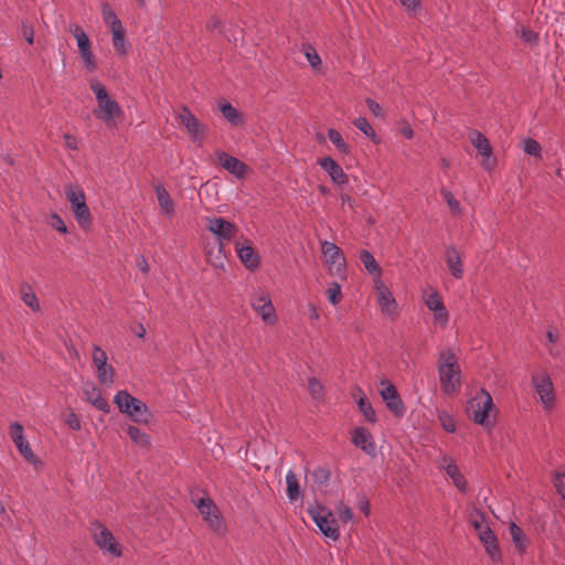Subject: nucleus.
Listing matches in <instances>:
<instances>
[{"label": "nucleus", "instance_id": "obj_1", "mask_svg": "<svg viewBox=\"0 0 565 565\" xmlns=\"http://www.w3.org/2000/svg\"><path fill=\"white\" fill-rule=\"evenodd\" d=\"M438 374L441 391L445 394H456L460 388V366L455 353L447 349L440 352L438 359Z\"/></svg>", "mask_w": 565, "mask_h": 565}, {"label": "nucleus", "instance_id": "obj_2", "mask_svg": "<svg viewBox=\"0 0 565 565\" xmlns=\"http://www.w3.org/2000/svg\"><path fill=\"white\" fill-rule=\"evenodd\" d=\"M89 87L97 100L94 115L108 127L116 126V119L121 115L119 104L108 95L105 86L97 79L90 81Z\"/></svg>", "mask_w": 565, "mask_h": 565}, {"label": "nucleus", "instance_id": "obj_3", "mask_svg": "<svg viewBox=\"0 0 565 565\" xmlns=\"http://www.w3.org/2000/svg\"><path fill=\"white\" fill-rule=\"evenodd\" d=\"M114 403L120 413L136 423L147 424L151 417L148 406L127 391H118L114 396Z\"/></svg>", "mask_w": 565, "mask_h": 565}, {"label": "nucleus", "instance_id": "obj_4", "mask_svg": "<svg viewBox=\"0 0 565 565\" xmlns=\"http://www.w3.org/2000/svg\"><path fill=\"white\" fill-rule=\"evenodd\" d=\"M65 196L71 204V210L75 220L82 228H88L92 224V214L83 189L77 184H67L65 186Z\"/></svg>", "mask_w": 565, "mask_h": 565}, {"label": "nucleus", "instance_id": "obj_5", "mask_svg": "<svg viewBox=\"0 0 565 565\" xmlns=\"http://www.w3.org/2000/svg\"><path fill=\"white\" fill-rule=\"evenodd\" d=\"M102 17L111 33L114 50L119 55L127 53L126 31L115 11L107 2L100 4Z\"/></svg>", "mask_w": 565, "mask_h": 565}, {"label": "nucleus", "instance_id": "obj_6", "mask_svg": "<svg viewBox=\"0 0 565 565\" xmlns=\"http://www.w3.org/2000/svg\"><path fill=\"white\" fill-rule=\"evenodd\" d=\"M320 246L329 275L344 278L347 260L341 248L328 241H321Z\"/></svg>", "mask_w": 565, "mask_h": 565}, {"label": "nucleus", "instance_id": "obj_7", "mask_svg": "<svg viewBox=\"0 0 565 565\" xmlns=\"http://www.w3.org/2000/svg\"><path fill=\"white\" fill-rule=\"evenodd\" d=\"M532 385L542 403L543 408L550 412L554 408L556 395L553 381L550 374L545 371L532 375Z\"/></svg>", "mask_w": 565, "mask_h": 565}, {"label": "nucleus", "instance_id": "obj_8", "mask_svg": "<svg viewBox=\"0 0 565 565\" xmlns=\"http://www.w3.org/2000/svg\"><path fill=\"white\" fill-rule=\"evenodd\" d=\"M493 407L492 397L484 390H481L469 403L468 413L475 423L489 426L490 411Z\"/></svg>", "mask_w": 565, "mask_h": 565}, {"label": "nucleus", "instance_id": "obj_9", "mask_svg": "<svg viewBox=\"0 0 565 565\" xmlns=\"http://www.w3.org/2000/svg\"><path fill=\"white\" fill-rule=\"evenodd\" d=\"M308 513L321 533L333 541L338 540L340 533L337 520L327 508L318 505L309 509Z\"/></svg>", "mask_w": 565, "mask_h": 565}, {"label": "nucleus", "instance_id": "obj_10", "mask_svg": "<svg viewBox=\"0 0 565 565\" xmlns=\"http://www.w3.org/2000/svg\"><path fill=\"white\" fill-rule=\"evenodd\" d=\"M374 289L376 292V301L381 312L390 319H396L398 316V305L390 290L381 278H374Z\"/></svg>", "mask_w": 565, "mask_h": 565}, {"label": "nucleus", "instance_id": "obj_11", "mask_svg": "<svg viewBox=\"0 0 565 565\" xmlns=\"http://www.w3.org/2000/svg\"><path fill=\"white\" fill-rule=\"evenodd\" d=\"M250 305L266 324L273 326L276 323V310L267 291L262 289L255 291L252 296Z\"/></svg>", "mask_w": 565, "mask_h": 565}, {"label": "nucleus", "instance_id": "obj_12", "mask_svg": "<svg viewBox=\"0 0 565 565\" xmlns=\"http://www.w3.org/2000/svg\"><path fill=\"white\" fill-rule=\"evenodd\" d=\"M379 394L391 413L397 417H402L405 414V405L391 381L386 379L380 381Z\"/></svg>", "mask_w": 565, "mask_h": 565}, {"label": "nucleus", "instance_id": "obj_13", "mask_svg": "<svg viewBox=\"0 0 565 565\" xmlns=\"http://www.w3.org/2000/svg\"><path fill=\"white\" fill-rule=\"evenodd\" d=\"M93 537L96 545L114 556H120L121 551L113 533L100 523H95L93 527Z\"/></svg>", "mask_w": 565, "mask_h": 565}, {"label": "nucleus", "instance_id": "obj_14", "mask_svg": "<svg viewBox=\"0 0 565 565\" xmlns=\"http://www.w3.org/2000/svg\"><path fill=\"white\" fill-rule=\"evenodd\" d=\"M469 140L482 158L481 166L488 171L493 170L495 167V159L492 157V148L489 140L477 130L469 134Z\"/></svg>", "mask_w": 565, "mask_h": 565}, {"label": "nucleus", "instance_id": "obj_15", "mask_svg": "<svg viewBox=\"0 0 565 565\" xmlns=\"http://www.w3.org/2000/svg\"><path fill=\"white\" fill-rule=\"evenodd\" d=\"M198 509L202 514L204 521L209 527L217 533H222L224 530V523L221 518L220 511L211 499L203 498L198 503Z\"/></svg>", "mask_w": 565, "mask_h": 565}, {"label": "nucleus", "instance_id": "obj_16", "mask_svg": "<svg viewBox=\"0 0 565 565\" xmlns=\"http://www.w3.org/2000/svg\"><path fill=\"white\" fill-rule=\"evenodd\" d=\"M207 230L212 232L218 241V244L230 242L237 233V226L223 217L207 218Z\"/></svg>", "mask_w": 565, "mask_h": 565}, {"label": "nucleus", "instance_id": "obj_17", "mask_svg": "<svg viewBox=\"0 0 565 565\" xmlns=\"http://www.w3.org/2000/svg\"><path fill=\"white\" fill-rule=\"evenodd\" d=\"M215 163L238 179L244 178L248 172V167L243 161L223 150L215 151Z\"/></svg>", "mask_w": 565, "mask_h": 565}, {"label": "nucleus", "instance_id": "obj_18", "mask_svg": "<svg viewBox=\"0 0 565 565\" xmlns=\"http://www.w3.org/2000/svg\"><path fill=\"white\" fill-rule=\"evenodd\" d=\"M10 437L17 446L20 454L33 466H38L40 460L33 454L29 443L24 439L23 427L19 423H13L9 430Z\"/></svg>", "mask_w": 565, "mask_h": 565}, {"label": "nucleus", "instance_id": "obj_19", "mask_svg": "<svg viewBox=\"0 0 565 565\" xmlns=\"http://www.w3.org/2000/svg\"><path fill=\"white\" fill-rule=\"evenodd\" d=\"M180 122L185 127L189 132L191 139L193 141H198L202 139L203 136V126L195 118V116L186 108L183 107L178 115Z\"/></svg>", "mask_w": 565, "mask_h": 565}, {"label": "nucleus", "instance_id": "obj_20", "mask_svg": "<svg viewBox=\"0 0 565 565\" xmlns=\"http://www.w3.org/2000/svg\"><path fill=\"white\" fill-rule=\"evenodd\" d=\"M82 390L85 399L88 403H90L95 408L105 414L109 413L110 406L107 399L102 396L99 390L95 386L94 383H85Z\"/></svg>", "mask_w": 565, "mask_h": 565}, {"label": "nucleus", "instance_id": "obj_21", "mask_svg": "<svg viewBox=\"0 0 565 565\" xmlns=\"http://www.w3.org/2000/svg\"><path fill=\"white\" fill-rule=\"evenodd\" d=\"M352 443L365 454L375 455V443L366 428L356 427L352 433Z\"/></svg>", "mask_w": 565, "mask_h": 565}, {"label": "nucleus", "instance_id": "obj_22", "mask_svg": "<svg viewBox=\"0 0 565 565\" xmlns=\"http://www.w3.org/2000/svg\"><path fill=\"white\" fill-rule=\"evenodd\" d=\"M440 468L445 470L447 476L452 480L456 488H458L460 491H465L467 487V482L465 477L461 475L458 466L455 463V461L448 457L443 456L440 459Z\"/></svg>", "mask_w": 565, "mask_h": 565}, {"label": "nucleus", "instance_id": "obj_23", "mask_svg": "<svg viewBox=\"0 0 565 565\" xmlns=\"http://www.w3.org/2000/svg\"><path fill=\"white\" fill-rule=\"evenodd\" d=\"M236 253L239 260L250 270L258 268L260 258L252 245H241L238 242L235 244Z\"/></svg>", "mask_w": 565, "mask_h": 565}, {"label": "nucleus", "instance_id": "obj_24", "mask_svg": "<svg viewBox=\"0 0 565 565\" xmlns=\"http://www.w3.org/2000/svg\"><path fill=\"white\" fill-rule=\"evenodd\" d=\"M319 164L330 175L331 180L334 183H347V174L344 173L343 169L331 157L320 159Z\"/></svg>", "mask_w": 565, "mask_h": 565}, {"label": "nucleus", "instance_id": "obj_25", "mask_svg": "<svg viewBox=\"0 0 565 565\" xmlns=\"http://www.w3.org/2000/svg\"><path fill=\"white\" fill-rule=\"evenodd\" d=\"M445 260L450 274L460 279L463 276L461 255L455 246H449L445 253Z\"/></svg>", "mask_w": 565, "mask_h": 565}, {"label": "nucleus", "instance_id": "obj_26", "mask_svg": "<svg viewBox=\"0 0 565 565\" xmlns=\"http://www.w3.org/2000/svg\"><path fill=\"white\" fill-rule=\"evenodd\" d=\"M479 540L484 546L487 554L492 561H498L501 557V553L498 546V540L490 527L483 529L482 532L478 533Z\"/></svg>", "mask_w": 565, "mask_h": 565}, {"label": "nucleus", "instance_id": "obj_27", "mask_svg": "<svg viewBox=\"0 0 565 565\" xmlns=\"http://www.w3.org/2000/svg\"><path fill=\"white\" fill-rule=\"evenodd\" d=\"M154 191L161 213L167 216H172L174 213V203L168 191L162 185H156Z\"/></svg>", "mask_w": 565, "mask_h": 565}, {"label": "nucleus", "instance_id": "obj_28", "mask_svg": "<svg viewBox=\"0 0 565 565\" xmlns=\"http://www.w3.org/2000/svg\"><path fill=\"white\" fill-rule=\"evenodd\" d=\"M220 110L223 117L233 126H239L244 124V115L234 108L230 103H223L220 105Z\"/></svg>", "mask_w": 565, "mask_h": 565}, {"label": "nucleus", "instance_id": "obj_29", "mask_svg": "<svg viewBox=\"0 0 565 565\" xmlns=\"http://www.w3.org/2000/svg\"><path fill=\"white\" fill-rule=\"evenodd\" d=\"M360 260L363 264L364 268L374 276V278H381L382 269L373 255L366 250L363 249L360 253Z\"/></svg>", "mask_w": 565, "mask_h": 565}, {"label": "nucleus", "instance_id": "obj_30", "mask_svg": "<svg viewBox=\"0 0 565 565\" xmlns=\"http://www.w3.org/2000/svg\"><path fill=\"white\" fill-rule=\"evenodd\" d=\"M68 31L75 38L79 53L92 49L90 40L81 25L71 24Z\"/></svg>", "mask_w": 565, "mask_h": 565}, {"label": "nucleus", "instance_id": "obj_31", "mask_svg": "<svg viewBox=\"0 0 565 565\" xmlns=\"http://www.w3.org/2000/svg\"><path fill=\"white\" fill-rule=\"evenodd\" d=\"M20 297L22 301L33 311L40 310V303L36 295L28 284H22L20 287Z\"/></svg>", "mask_w": 565, "mask_h": 565}, {"label": "nucleus", "instance_id": "obj_32", "mask_svg": "<svg viewBox=\"0 0 565 565\" xmlns=\"http://www.w3.org/2000/svg\"><path fill=\"white\" fill-rule=\"evenodd\" d=\"M423 300L430 311L444 307V302L440 295L437 292V290H435L431 287H428L427 289L424 290Z\"/></svg>", "mask_w": 565, "mask_h": 565}, {"label": "nucleus", "instance_id": "obj_33", "mask_svg": "<svg viewBox=\"0 0 565 565\" xmlns=\"http://www.w3.org/2000/svg\"><path fill=\"white\" fill-rule=\"evenodd\" d=\"M509 530L515 548L521 553L524 552L527 546V537L524 532L513 522L510 524Z\"/></svg>", "mask_w": 565, "mask_h": 565}, {"label": "nucleus", "instance_id": "obj_34", "mask_svg": "<svg viewBox=\"0 0 565 565\" xmlns=\"http://www.w3.org/2000/svg\"><path fill=\"white\" fill-rule=\"evenodd\" d=\"M356 391L359 393L358 405H359L360 412L364 415V417L369 422L374 423L376 420L375 411L373 409L371 403L369 402V399L366 398V396L364 395L362 390L358 388Z\"/></svg>", "mask_w": 565, "mask_h": 565}, {"label": "nucleus", "instance_id": "obj_35", "mask_svg": "<svg viewBox=\"0 0 565 565\" xmlns=\"http://www.w3.org/2000/svg\"><path fill=\"white\" fill-rule=\"evenodd\" d=\"M287 497L290 501H296L300 497V487L296 473L289 470L286 475Z\"/></svg>", "mask_w": 565, "mask_h": 565}, {"label": "nucleus", "instance_id": "obj_36", "mask_svg": "<svg viewBox=\"0 0 565 565\" xmlns=\"http://www.w3.org/2000/svg\"><path fill=\"white\" fill-rule=\"evenodd\" d=\"M129 438L138 446L147 447L150 444V437L136 426L129 425L126 429Z\"/></svg>", "mask_w": 565, "mask_h": 565}, {"label": "nucleus", "instance_id": "obj_37", "mask_svg": "<svg viewBox=\"0 0 565 565\" xmlns=\"http://www.w3.org/2000/svg\"><path fill=\"white\" fill-rule=\"evenodd\" d=\"M97 379L104 384L110 386L115 380V370L111 365H104L96 367Z\"/></svg>", "mask_w": 565, "mask_h": 565}, {"label": "nucleus", "instance_id": "obj_38", "mask_svg": "<svg viewBox=\"0 0 565 565\" xmlns=\"http://www.w3.org/2000/svg\"><path fill=\"white\" fill-rule=\"evenodd\" d=\"M224 246L223 244H218V248L216 253H213L212 250L207 252L206 258L207 262L215 268H222L225 263V255H224Z\"/></svg>", "mask_w": 565, "mask_h": 565}, {"label": "nucleus", "instance_id": "obj_39", "mask_svg": "<svg viewBox=\"0 0 565 565\" xmlns=\"http://www.w3.org/2000/svg\"><path fill=\"white\" fill-rule=\"evenodd\" d=\"M440 194L444 198V200L446 201V203L452 214H459L461 212V205H460L459 201L452 195V193L449 190H447L446 188H443L440 190Z\"/></svg>", "mask_w": 565, "mask_h": 565}, {"label": "nucleus", "instance_id": "obj_40", "mask_svg": "<svg viewBox=\"0 0 565 565\" xmlns=\"http://www.w3.org/2000/svg\"><path fill=\"white\" fill-rule=\"evenodd\" d=\"M329 140L337 147V149L341 153L349 152V146L343 140L342 136L335 129H329L328 131Z\"/></svg>", "mask_w": 565, "mask_h": 565}, {"label": "nucleus", "instance_id": "obj_41", "mask_svg": "<svg viewBox=\"0 0 565 565\" xmlns=\"http://www.w3.org/2000/svg\"><path fill=\"white\" fill-rule=\"evenodd\" d=\"M327 297L332 305H338L342 299L341 286L335 281L330 282L327 289Z\"/></svg>", "mask_w": 565, "mask_h": 565}, {"label": "nucleus", "instance_id": "obj_42", "mask_svg": "<svg viewBox=\"0 0 565 565\" xmlns=\"http://www.w3.org/2000/svg\"><path fill=\"white\" fill-rule=\"evenodd\" d=\"M470 523L477 533L482 532L483 529L489 526L484 523V515L479 510H473L469 516Z\"/></svg>", "mask_w": 565, "mask_h": 565}, {"label": "nucleus", "instance_id": "obj_43", "mask_svg": "<svg viewBox=\"0 0 565 565\" xmlns=\"http://www.w3.org/2000/svg\"><path fill=\"white\" fill-rule=\"evenodd\" d=\"M302 51L305 53L306 60L313 68H317L321 64L320 56L311 45H303Z\"/></svg>", "mask_w": 565, "mask_h": 565}, {"label": "nucleus", "instance_id": "obj_44", "mask_svg": "<svg viewBox=\"0 0 565 565\" xmlns=\"http://www.w3.org/2000/svg\"><path fill=\"white\" fill-rule=\"evenodd\" d=\"M308 388H309V392H310L311 396L315 399H321L322 398V396H323V385H322V383L318 379L310 377L309 381H308Z\"/></svg>", "mask_w": 565, "mask_h": 565}, {"label": "nucleus", "instance_id": "obj_45", "mask_svg": "<svg viewBox=\"0 0 565 565\" xmlns=\"http://www.w3.org/2000/svg\"><path fill=\"white\" fill-rule=\"evenodd\" d=\"M312 478L318 486H323L330 478V470L327 467H318L312 471Z\"/></svg>", "mask_w": 565, "mask_h": 565}, {"label": "nucleus", "instance_id": "obj_46", "mask_svg": "<svg viewBox=\"0 0 565 565\" xmlns=\"http://www.w3.org/2000/svg\"><path fill=\"white\" fill-rule=\"evenodd\" d=\"M439 423L441 427L448 431L454 433L456 430V423L451 415H449L447 412H440L438 415Z\"/></svg>", "mask_w": 565, "mask_h": 565}, {"label": "nucleus", "instance_id": "obj_47", "mask_svg": "<svg viewBox=\"0 0 565 565\" xmlns=\"http://www.w3.org/2000/svg\"><path fill=\"white\" fill-rule=\"evenodd\" d=\"M354 126L362 131L365 136L374 138L375 132L372 126L369 124L367 119L364 117H359L354 120Z\"/></svg>", "mask_w": 565, "mask_h": 565}, {"label": "nucleus", "instance_id": "obj_48", "mask_svg": "<svg viewBox=\"0 0 565 565\" xmlns=\"http://www.w3.org/2000/svg\"><path fill=\"white\" fill-rule=\"evenodd\" d=\"M92 358L95 367L104 366L107 364V353L98 345L94 347Z\"/></svg>", "mask_w": 565, "mask_h": 565}, {"label": "nucleus", "instance_id": "obj_49", "mask_svg": "<svg viewBox=\"0 0 565 565\" xmlns=\"http://www.w3.org/2000/svg\"><path fill=\"white\" fill-rule=\"evenodd\" d=\"M541 145L534 140V139H526L524 141V151L533 157H540L541 156Z\"/></svg>", "mask_w": 565, "mask_h": 565}, {"label": "nucleus", "instance_id": "obj_50", "mask_svg": "<svg viewBox=\"0 0 565 565\" xmlns=\"http://www.w3.org/2000/svg\"><path fill=\"white\" fill-rule=\"evenodd\" d=\"M433 312H434V323L445 327L449 319V315H448L446 307L444 306L437 310H434Z\"/></svg>", "mask_w": 565, "mask_h": 565}, {"label": "nucleus", "instance_id": "obj_51", "mask_svg": "<svg viewBox=\"0 0 565 565\" xmlns=\"http://www.w3.org/2000/svg\"><path fill=\"white\" fill-rule=\"evenodd\" d=\"M79 54H81V56H82V58L84 61L85 66L89 71H94L96 68V62H95V56L93 54L92 49H89L87 51H83Z\"/></svg>", "mask_w": 565, "mask_h": 565}, {"label": "nucleus", "instance_id": "obj_52", "mask_svg": "<svg viewBox=\"0 0 565 565\" xmlns=\"http://www.w3.org/2000/svg\"><path fill=\"white\" fill-rule=\"evenodd\" d=\"M554 486L556 487L557 492L565 500V471L556 473L554 478Z\"/></svg>", "mask_w": 565, "mask_h": 565}, {"label": "nucleus", "instance_id": "obj_53", "mask_svg": "<svg viewBox=\"0 0 565 565\" xmlns=\"http://www.w3.org/2000/svg\"><path fill=\"white\" fill-rule=\"evenodd\" d=\"M51 225H52V227H54L60 233H66L67 232V227H66L64 221L57 214H53L52 215V217H51Z\"/></svg>", "mask_w": 565, "mask_h": 565}, {"label": "nucleus", "instance_id": "obj_54", "mask_svg": "<svg viewBox=\"0 0 565 565\" xmlns=\"http://www.w3.org/2000/svg\"><path fill=\"white\" fill-rule=\"evenodd\" d=\"M338 514L340 519H342L344 522H348L352 519V511L351 509L343 504L342 502L338 507Z\"/></svg>", "mask_w": 565, "mask_h": 565}, {"label": "nucleus", "instance_id": "obj_55", "mask_svg": "<svg viewBox=\"0 0 565 565\" xmlns=\"http://www.w3.org/2000/svg\"><path fill=\"white\" fill-rule=\"evenodd\" d=\"M66 424L74 430L81 429V422L74 412H71L66 418Z\"/></svg>", "mask_w": 565, "mask_h": 565}, {"label": "nucleus", "instance_id": "obj_56", "mask_svg": "<svg viewBox=\"0 0 565 565\" xmlns=\"http://www.w3.org/2000/svg\"><path fill=\"white\" fill-rule=\"evenodd\" d=\"M521 38L527 43H534L537 40V34L532 30L522 28Z\"/></svg>", "mask_w": 565, "mask_h": 565}, {"label": "nucleus", "instance_id": "obj_57", "mask_svg": "<svg viewBox=\"0 0 565 565\" xmlns=\"http://www.w3.org/2000/svg\"><path fill=\"white\" fill-rule=\"evenodd\" d=\"M22 35L29 44L33 43L34 31L31 25H28L26 23L22 24Z\"/></svg>", "mask_w": 565, "mask_h": 565}, {"label": "nucleus", "instance_id": "obj_58", "mask_svg": "<svg viewBox=\"0 0 565 565\" xmlns=\"http://www.w3.org/2000/svg\"><path fill=\"white\" fill-rule=\"evenodd\" d=\"M366 104H367L369 110L374 116H381L382 115V108H381V106L376 102H374L373 99H367Z\"/></svg>", "mask_w": 565, "mask_h": 565}, {"label": "nucleus", "instance_id": "obj_59", "mask_svg": "<svg viewBox=\"0 0 565 565\" xmlns=\"http://www.w3.org/2000/svg\"><path fill=\"white\" fill-rule=\"evenodd\" d=\"M137 267L139 270H141L143 274H147L149 271V265L147 259L143 256H139L137 258Z\"/></svg>", "mask_w": 565, "mask_h": 565}, {"label": "nucleus", "instance_id": "obj_60", "mask_svg": "<svg viewBox=\"0 0 565 565\" xmlns=\"http://www.w3.org/2000/svg\"><path fill=\"white\" fill-rule=\"evenodd\" d=\"M399 1L407 10H415L419 6V0H399Z\"/></svg>", "mask_w": 565, "mask_h": 565}, {"label": "nucleus", "instance_id": "obj_61", "mask_svg": "<svg viewBox=\"0 0 565 565\" xmlns=\"http://www.w3.org/2000/svg\"><path fill=\"white\" fill-rule=\"evenodd\" d=\"M64 139H65V146L70 149H76L77 148V142H76V139L70 135H65L64 136Z\"/></svg>", "mask_w": 565, "mask_h": 565}, {"label": "nucleus", "instance_id": "obj_62", "mask_svg": "<svg viewBox=\"0 0 565 565\" xmlns=\"http://www.w3.org/2000/svg\"><path fill=\"white\" fill-rule=\"evenodd\" d=\"M320 317L319 312H318V309L316 308L315 305L310 303L309 305V318L311 320H318Z\"/></svg>", "mask_w": 565, "mask_h": 565}, {"label": "nucleus", "instance_id": "obj_63", "mask_svg": "<svg viewBox=\"0 0 565 565\" xmlns=\"http://www.w3.org/2000/svg\"><path fill=\"white\" fill-rule=\"evenodd\" d=\"M546 337L551 343H555L558 340V332L556 330L550 329L546 333Z\"/></svg>", "mask_w": 565, "mask_h": 565}, {"label": "nucleus", "instance_id": "obj_64", "mask_svg": "<svg viewBox=\"0 0 565 565\" xmlns=\"http://www.w3.org/2000/svg\"><path fill=\"white\" fill-rule=\"evenodd\" d=\"M402 134L404 137H406L407 139H411L413 138L414 136V131L413 129L409 127V126H406L402 129Z\"/></svg>", "mask_w": 565, "mask_h": 565}]
</instances>
